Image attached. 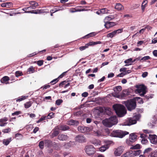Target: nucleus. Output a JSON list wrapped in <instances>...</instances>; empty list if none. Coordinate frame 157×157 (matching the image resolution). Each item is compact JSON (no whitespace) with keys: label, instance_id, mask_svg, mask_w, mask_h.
Masks as SVG:
<instances>
[{"label":"nucleus","instance_id":"nucleus-45","mask_svg":"<svg viewBox=\"0 0 157 157\" xmlns=\"http://www.w3.org/2000/svg\"><path fill=\"white\" fill-rule=\"evenodd\" d=\"M35 71V69L33 68V67L32 66L27 69V72L29 73H33Z\"/></svg>","mask_w":157,"mask_h":157},{"label":"nucleus","instance_id":"nucleus-16","mask_svg":"<svg viewBox=\"0 0 157 157\" xmlns=\"http://www.w3.org/2000/svg\"><path fill=\"white\" fill-rule=\"evenodd\" d=\"M68 138L67 135L64 134H60L58 137V139L59 140L62 141L66 140Z\"/></svg>","mask_w":157,"mask_h":157},{"label":"nucleus","instance_id":"nucleus-60","mask_svg":"<svg viewBox=\"0 0 157 157\" xmlns=\"http://www.w3.org/2000/svg\"><path fill=\"white\" fill-rule=\"evenodd\" d=\"M37 53H37L36 52H34L33 53H32L31 54L28 55L27 56V57H31L33 56H34V55H36Z\"/></svg>","mask_w":157,"mask_h":157},{"label":"nucleus","instance_id":"nucleus-7","mask_svg":"<svg viewBox=\"0 0 157 157\" xmlns=\"http://www.w3.org/2000/svg\"><path fill=\"white\" fill-rule=\"evenodd\" d=\"M134 118L130 117L127 118L123 123V125L124 126H130L136 123V121Z\"/></svg>","mask_w":157,"mask_h":157},{"label":"nucleus","instance_id":"nucleus-54","mask_svg":"<svg viewBox=\"0 0 157 157\" xmlns=\"http://www.w3.org/2000/svg\"><path fill=\"white\" fill-rule=\"evenodd\" d=\"M11 131V129L10 128H7L3 129L2 130V132L4 133H7L10 132Z\"/></svg>","mask_w":157,"mask_h":157},{"label":"nucleus","instance_id":"nucleus-18","mask_svg":"<svg viewBox=\"0 0 157 157\" xmlns=\"http://www.w3.org/2000/svg\"><path fill=\"white\" fill-rule=\"evenodd\" d=\"M29 3L31 5L29 7H30V8H32V9H36V7L38 6V3L34 1H30Z\"/></svg>","mask_w":157,"mask_h":157},{"label":"nucleus","instance_id":"nucleus-46","mask_svg":"<svg viewBox=\"0 0 157 157\" xmlns=\"http://www.w3.org/2000/svg\"><path fill=\"white\" fill-rule=\"evenodd\" d=\"M15 75L16 77H18L19 76H21L23 75L22 72L20 71H16L15 73Z\"/></svg>","mask_w":157,"mask_h":157},{"label":"nucleus","instance_id":"nucleus-64","mask_svg":"<svg viewBox=\"0 0 157 157\" xmlns=\"http://www.w3.org/2000/svg\"><path fill=\"white\" fill-rule=\"evenodd\" d=\"M153 54L155 56L157 57V50H155L153 51Z\"/></svg>","mask_w":157,"mask_h":157},{"label":"nucleus","instance_id":"nucleus-1","mask_svg":"<svg viewBox=\"0 0 157 157\" xmlns=\"http://www.w3.org/2000/svg\"><path fill=\"white\" fill-rule=\"evenodd\" d=\"M113 108L117 115L119 117H122L126 113V110L124 106L119 104L113 105Z\"/></svg>","mask_w":157,"mask_h":157},{"label":"nucleus","instance_id":"nucleus-21","mask_svg":"<svg viewBox=\"0 0 157 157\" xmlns=\"http://www.w3.org/2000/svg\"><path fill=\"white\" fill-rule=\"evenodd\" d=\"M142 151L140 150H138L134 151H131V152L132 153L133 157L136 156H137L139 155L141 153Z\"/></svg>","mask_w":157,"mask_h":157},{"label":"nucleus","instance_id":"nucleus-44","mask_svg":"<svg viewBox=\"0 0 157 157\" xmlns=\"http://www.w3.org/2000/svg\"><path fill=\"white\" fill-rule=\"evenodd\" d=\"M53 146L56 150H58L59 148L60 145L59 144H57L55 142H54L53 143Z\"/></svg>","mask_w":157,"mask_h":157},{"label":"nucleus","instance_id":"nucleus-29","mask_svg":"<svg viewBox=\"0 0 157 157\" xmlns=\"http://www.w3.org/2000/svg\"><path fill=\"white\" fill-rule=\"evenodd\" d=\"M132 58H130L125 60L124 61V63H126V64L125 65V66H127L131 65L132 64Z\"/></svg>","mask_w":157,"mask_h":157},{"label":"nucleus","instance_id":"nucleus-23","mask_svg":"<svg viewBox=\"0 0 157 157\" xmlns=\"http://www.w3.org/2000/svg\"><path fill=\"white\" fill-rule=\"evenodd\" d=\"M101 44V41H97L95 42H90L89 43L86 44V45L87 47L88 48L89 46H93L94 45L98 44Z\"/></svg>","mask_w":157,"mask_h":157},{"label":"nucleus","instance_id":"nucleus-53","mask_svg":"<svg viewBox=\"0 0 157 157\" xmlns=\"http://www.w3.org/2000/svg\"><path fill=\"white\" fill-rule=\"evenodd\" d=\"M54 113H50L47 116V118L48 119H51L54 117Z\"/></svg>","mask_w":157,"mask_h":157},{"label":"nucleus","instance_id":"nucleus-22","mask_svg":"<svg viewBox=\"0 0 157 157\" xmlns=\"http://www.w3.org/2000/svg\"><path fill=\"white\" fill-rule=\"evenodd\" d=\"M115 8L119 11L124 10V7L121 4L117 3L115 6Z\"/></svg>","mask_w":157,"mask_h":157},{"label":"nucleus","instance_id":"nucleus-9","mask_svg":"<svg viewBox=\"0 0 157 157\" xmlns=\"http://www.w3.org/2000/svg\"><path fill=\"white\" fill-rule=\"evenodd\" d=\"M123 30V28H122L120 29H118L117 30H114L112 32L108 34L107 35V37H110L111 38H113L117 34L122 33Z\"/></svg>","mask_w":157,"mask_h":157},{"label":"nucleus","instance_id":"nucleus-63","mask_svg":"<svg viewBox=\"0 0 157 157\" xmlns=\"http://www.w3.org/2000/svg\"><path fill=\"white\" fill-rule=\"evenodd\" d=\"M125 75L124 72H123L117 75V77H123Z\"/></svg>","mask_w":157,"mask_h":157},{"label":"nucleus","instance_id":"nucleus-35","mask_svg":"<svg viewBox=\"0 0 157 157\" xmlns=\"http://www.w3.org/2000/svg\"><path fill=\"white\" fill-rule=\"evenodd\" d=\"M41 10H32L31 11H28L26 12L27 13H31L37 14L41 13Z\"/></svg>","mask_w":157,"mask_h":157},{"label":"nucleus","instance_id":"nucleus-33","mask_svg":"<svg viewBox=\"0 0 157 157\" xmlns=\"http://www.w3.org/2000/svg\"><path fill=\"white\" fill-rule=\"evenodd\" d=\"M121 157H133V156L131 151H129L124 154L122 155Z\"/></svg>","mask_w":157,"mask_h":157},{"label":"nucleus","instance_id":"nucleus-50","mask_svg":"<svg viewBox=\"0 0 157 157\" xmlns=\"http://www.w3.org/2000/svg\"><path fill=\"white\" fill-rule=\"evenodd\" d=\"M39 146L41 149H43L44 147V142L43 141H40L39 144Z\"/></svg>","mask_w":157,"mask_h":157},{"label":"nucleus","instance_id":"nucleus-36","mask_svg":"<svg viewBox=\"0 0 157 157\" xmlns=\"http://www.w3.org/2000/svg\"><path fill=\"white\" fill-rule=\"evenodd\" d=\"M122 90V87L121 86H119L115 87L113 88V90L114 92L117 93H118Z\"/></svg>","mask_w":157,"mask_h":157},{"label":"nucleus","instance_id":"nucleus-6","mask_svg":"<svg viewBox=\"0 0 157 157\" xmlns=\"http://www.w3.org/2000/svg\"><path fill=\"white\" fill-rule=\"evenodd\" d=\"M92 129V127H88L84 126H79L78 128V131L83 133L89 132L91 131Z\"/></svg>","mask_w":157,"mask_h":157},{"label":"nucleus","instance_id":"nucleus-55","mask_svg":"<svg viewBox=\"0 0 157 157\" xmlns=\"http://www.w3.org/2000/svg\"><path fill=\"white\" fill-rule=\"evenodd\" d=\"M141 142L143 144H146L147 142V140L146 138H144L143 139H142L141 140Z\"/></svg>","mask_w":157,"mask_h":157},{"label":"nucleus","instance_id":"nucleus-31","mask_svg":"<svg viewBox=\"0 0 157 157\" xmlns=\"http://www.w3.org/2000/svg\"><path fill=\"white\" fill-rule=\"evenodd\" d=\"M148 157H157V151H152L148 155Z\"/></svg>","mask_w":157,"mask_h":157},{"label":"nucleus","instance_id":"nucleus-61","mask_svg":"<svg viewBox=\"0 0 157 157\" xmlns=\"http://www.w3.org/2000/svg\"><path fill=\"white\" fill-rule=\"evenodd\" d=\"M88 95V94L87 92H84L82 94V96L84 97H87Z\"/></svg>","mask_w":157,"mask_h":157},{"label":"nucleus","instance_id":"nucleus-12","mask_svg":"<svg viewBox=\"0 0 157 157\" xmlns=\"http://www.w3.org/2000/svg\"><path fill=\"white\" fill-rule=\"evenodd\" d=\"M59 132V130L57 128V126L55 127L52 130V132L51 133V136L52 138H53L57 136Z\"/></svg>","mask_w":157,"mask_h":157},{"label":"nucleus","instance_id":"nucleus-13","mask_svg":"<svg viewBox=\"0 0 157 157\" xmlns=\"http://www.w3.org/2000/svg\"><path fill=\"white\" fill-rule=\"evenodd\" d=\"M105 23L104 26L106 29H109L112 27L116 25V24L114 22L106 21Z\"/></svg>","mask_w":157,"mask_h":157},{"label":"nucleus","instance_id":"nucleus-41","mask_svg":"<svg viewBox=\"0 0 157 157\" xmlns=\"http://www.w3.org/2000/svg\"><path fill=\"white\" fill-rule=\"evenodd\" d=\"M109 10L106 9V8H103L100 10V11L102 14L108 13Z\"/></svg>","mask_w":157,"mask_h":157},{"label":"nucleus","instance_id":"nucleus-48","mask_svg":"<svg viewBox=\"0 0 157 157\" xmlns=\"http://www.w3.org/2000/svg\"><path fill=\"white\" fill-rule=\"evenodd\" d=\"M23 135L20 133H17L15 135V137L17 139H22L23 138Z\"/></svg>","mask_w":157,"mask_h":157},{"label":"nucleus","instance_id":"nucleus-28","mask_svg":"<svg viewBox=\"0 0 157 157\" xmlns=\"http://www.w3.org/2000/svg\"><path fill=\"white\" fill-rule=\"evenodd\" d=\"M93 135L95 136H101V132L100 130H96L94 131L93 133Z\"/></svg>","mask_w":157,"mask_h":157},{"label":"nucleus","instance_id":"nucleus-62","mask_svg":"<svg viewBox=\"0 0 157 157\" xmlns=\"http://www.w3.org/2000/svg\"><path fill=\"white\" fill-rule=\"evenodd\" d=\"M145 97L147 99H148L149 98H152V95H151L150 94H147L145 96Z\"/></svg>","mask_w":157,"mask_h":157},{"label":"nucleus","instance_id":"nucleus-56","mask_svg":"<svg viewBox=\"0 0 157 157\" xmlns=\"http://www.w3.org/2000/svg\"><path fill=\"white\" fill-rule=\"evenodd\" d=\"M58 80H59L58 79V78H56L52 81L50 82V83H52V85H53L55 84L58 81Z\"/></svg>","mask_w":157,"mask_h":157},{"label":"nucleus","instance_id":"nucleus-26","mask_svg":"<svg viewBox=\"0 0 157 157\" xmlns=\"http://www.w3.org/2000/svg\"><path fill=\"white\" fill-rule=\"evenodd\" d=\"M152 149L151 147H148L146 148L143 152V153L145 155H149L152 151Z\"/></svg>","mask_w":157,"mask_h":157},{"label":"nucleus","instance_id":"nucleus-17","mask_svg":"<svg viewBox=\"0 0 157 157\" xmlns=\"http://www.w3.org/2000/svg\"><path fill=\"white\" fill-rule=\"evenodd\" d=\"M67 124L70 125H78L79 124V122L76 120H71L68 121Z\"/></svg>","mask_w":157,"mask_h":157},{"label":"nucleus","instance_id":"nucleus-2","mask_svg":"<svg viewBox=\"0 0 157 157\" xmlns=\"http://www.w3.org/2000/svg\"><path fill=\"white\" fill-rule=\"evenodd\" d=\"M118 121L116 116H111L109 119H106L102 121L103 124L105 126L111 127L117 123Z\"/></svg>","mask_w":157,"mask_h":157},{"label":"nucleus","instance_id":"nucleus-3","mask_svg":"<svg viewBox=\"0 0 157 157\" xmlns=\"http://www.w3.org/2000/svg\"><path fill=\"white\" fill-rule=\"evenodd\" d=\"M124 104L127 107L128 110L130 111L135 109L136 106L135 101L132 99L124 101Z\"/></svg>","mask_w":157,"mask_h":157},{"label":"nucleus","instance_id":"nucleus-4","mask_svg":"<svg viewBox=\"0 0 157 157\" xmlns=\"http://www.w3.org/2000/svg\"><path fill=\"white\" fill-rule=\"evenodd\" d=\"M129 132L125 131H123L121 130H114L111 133L110 136L114 137H119L122 138L124 137L125 135L128 134Z\"/></svg>","mask_w":157,"mask_h":157},{"label":"nucleus","instance_id":"nucleus-58","mask_svg":"<svg viewBox=\"0 0 157 157\" xmlns=\"http://www.w3.org/2000/svg\"><path fill=\"white\" fill-rule=\"evenodd\" d=\"M43 60H38L37 62V64L39 66H41L43 64Z\"/></svg>","mask_w":157,"mask_h":157},{"label":"nucleus","instance_id":"nucleus-47","mask_svg":"<svg viewBox=\"0 0 157 157\" xmlns=\"http://www.w3.org/2000/svg\"><path fill=\"white\" fill-rule=\"evenodd\" d=\"M83 113L82 111L81 110H80L74 113L75 116H81Z\"/></svg>","mask_w":157,"mask_h":157},{"label":"nucleus","instance_id":"nucleus-10","mask_svg":"<svg viewBox=\"0 0 157 157\" xmlns=\"http://www.w3.org/2000/svg\"><path fill=\"white\" fill-rule=\"evenodd\" d=\"M75 141L79 143H84L86 141V140L85 137L82 135H78L75 138Z\"/></svg>","mask_w":157,"mask_h":157},{"label":"nucleus","instance_id":"nucleus-40","mask_svg":"<svg viewBox=\"0 0 157 157\" xmlns=\"http://www.w3.org/2000/svg\"><path fill=\"white\" fill-rule=\"evenodd\" d=\"M114 18L113 16L112 15H109L108 16L106 17L104 19V22L110 21Z\"/></svg>","mask_w":157,"mask_h":157},{"label":"nucleus","instance_id":"nucleus-27","mask_svg":"<svg viewBox=\"0 0 157 157\" xmlns=\"http://www.w3.org/2000/svg\"><path fill=\"white\" fill-rule=\"evenodd\" d=\"M11 137H10L7 139H4L3 140V144L4 145L7 146L9 144L11 141Z\"/></svg>","mask_w":157,"mask_h":157},{"label":"nucleus","instance_id":"nucleus-43","mask_svg":"<svg viewBox=\"0 0 157 157\" xmlns=\"http://www.w3.org/2000/svg\"><path fill=\"white\" fill-rule=\"evenodd\" d=\"M150 59L151 57L148 56H145L141 58V61L142 62L145 61L147 60Z\"/></svg>","mask_w":157,"mask_h":157},{"label":"nucleus","instance_id":"nucleus-8","mask_svg":"<svg viewBox=\"0 0 157 157\" xmlns=\"http://www.w3.org/2000/svg\"><path fill=\"white\" fill-rule=\"evenodd\" d=\"M85 151L86 153L90 155L93 154L95 152V149L94 146L91 145L87 146L85 147Z\"/></svg>","mask_w":157,"mask_h":157},{"label":"nucleus","instance_id":"nucleus-11","mask_svg":"<svg viewBox=\"0 0 157 157\" xmlns=\"http://www.w3.org/2000/svg\"><path fill=\"white\" fill-rule=\"evenodd\" d=\"M148 138L152 144H155L157 143V136L156 135L149 134Z\"/></svg>","mask_w":157,"mask_h":157},{"label":"nucleus","instance_id":"nucleus-19","mask_svg":"<svg viewBox=\"0 0 157 157\" xmlns=\"http://www.w3.org/2000/svg\"><path fill=\"white\" fill-rule=\"evenodd\" d=\"M137 136L134 133H132L130 135L129 140L131 142H133L136 140Z\"/></svg>","mask_w":157,"mask_h":157},{"label":"nucleus","instance_id":"nucleus-20","mask_svg":"<svg viewBox=\"0 0 157 157\" xmlns=\"http://www.w3.org/2000/svg\"><path fill=\"white\" fill-rule=\"evenodd\" d=\"M122 152L121 147H120L116 149L114 151V154L116 156H120L122 154Z\"/></svg>","mask_w":157,"mask_h":157},{"label":"nucleus","instance_id":"nucleus-49","mask_svg":"<svg viewBox=\"0 0 157 157\" xmlns=\"http://www.w3.org/2000/svg\"><path fill=\"white\" fill-rule=\"evenodd\" d=\"M46 118V116H42L38 121H36V122L37 123H39L41 121L45 120Z\"/></svg>","mask_w":157,"mask_h":157},{"label":"nucleus","instance_id":"nucleus-30","mask_svg":"<svg viewBox=\"0 0 157 157\" xmlns=\"http://www.w3.org/2000/svg\"><path fill=\"white\" fill-rule=\"evenodd\" d=\"M109 147V146L108 145H104L99 148V150L101 152H104Z\"/></svg>","mask_w":157,"mask_h":157},{"label":"nucleus","instance_id":"nucleus-38","mask_svg":"<svg viewBox=\"0 0 157 157\" xmlns=\"http://www.w3.org/2000/svg\"><path fill=\"white\" fill-rule=\"evenodd\" d=\"M140 145L139 144H137L135 145L132 146L130 148L132 149H140Z\"/></svg>","mask_w":157,"mask_h":157},{"label":"nucleus","instance_id":"nucleus-34","mask_svg":"<svg viewBox=\"0 0 157 157\" xmlns=\"http://www.w3.org/2000/svg\"><path fill=\"white\" fill-rule=\"evenodd\" d=\"M9 79V78L8 76H5L1 79L0 81L2 83H4L5 82L8 81Z\"/></svg>","mask_w":157,"mask_h":157},{"label":"nucleus","instance_id":"nucleus-15","mask_svg":"<svg viewBox=\"0 0 157 157\" xmlns=\"http://www.w3.org/2000/svg\"><path fill=\"white\" fill-rule=\"evenodd\" d=\"M8 120V118L5 117L0 119V126L3 127L5 126L7 123V122H5Z\"/></svg>","mask_w":157,"mask_h":157},{"label":"nucleus","instance_id":"nucleus-52","mask_svg":"<svg viewBox=\"0 0 157 157\" xmlns=\"http://www.w3.org/2000/svg\"><path fill=\"white\" fill-rule=\"evenodd\" d=\"M141 117V115L140 114H137L134 116L133 118H134L135 120L137 121L139 120Z\"/></svg>","mask_w":157,"mask_h":157},{"label":"nucleus","instance_id":"nucleus-39","mask_svg":"<svg viewBox=\"0 0 157 157\" xmlns=\"http://www.w3.org/2000/svg\"><path fill=\"white\" fill-rule=\"evenodd\" d=\"M96 34L95 33L92 32V33H90L86 35L85 36H84L83 37V38H89L90 37H92L94 36H95L96 35Z\"/></svg>","mask_w":157,"mask_h":157},{"label":"nucleus","instance_id":"nucleus-59","mask_svg":"<svg viewBox=\"0 0 157 157\" xmlns=\"http://www.w3.org/2000/svg\"><path fill=\"white\" fill-rule=\"evenodd\" d=\"M148 75V72H147L145 71L143 72L142 75V76L143 78H145Z\"/></svg>","mask_w":157,"mask_h":157},{"label":"nucleus","instance_id":"nucleus-14","mask_svg":"<svg viewBox=\"0 0 157 157\" xmlns=\"http://www.w3.org/2000/svg\"><path fill=\"white\" fill-rule=\"evenodd\" d=\"M57 127L59 131H65L68 130L70 129L69 126L66 125H59L57 126Z\"/></svg>","mask_w":157,"mask_h":157},{"label":"nucleus","instance_id":"nucleus-51","mask_svg":"<svg viewBox=\"0 0 157 157\" xmlns=\"http://www.w3.org/2000/svg\"><path fill=\"white\" fill-rule=\"evenodd\" d=\"M63 102L62 99H59L56 101V104L57 105H59Z\"/></svg>","mask_w":157,"mask_h":157},{"label":"nucleus","instance_id":"nucleus-5","mask_svg":"<svg viewBox=\"0 0 157 157\" xmlns=\"http://www.w3.org/2000/svg\"><path fill=\"white\" fill-rule=\"evenodd\" d=\"M136 87L137 89L136 90V91L141 96H144L146 94V88L144 85H136Z\"/></svg>","mask_w":157,"mask_h":157},{"label":"nucleus","instance_id":"nucleus-57","mask_svg":"<svg viewBox=\"0 0 157 157\" xmlns=\"http://www.w3.org/2000/svg\"><path fill=\"white\" fill-rule=\"evenodd\" d=\"M88 47H87V46L86 45V44L85 45V46H82L81 47H80L79 48V49L81 51H82L83 50L86 48H87Z\"/></svg>","mask_w":157,"mask_h":157},{"label":"nucleus","instance_id":"nucleus-37","mask_svg":"<svg viewBox=\"0 0 157 157\" xmlns=\"http://www.w3.org/2000/svg\"><path fill=\"white\" fill-rule=\"evenodd\" d=\"M28 97V96H22L21 97H19L16 100V101L17 102L21 101L23 100H25V99H26Z\"/></svg>","mask_w":157,"mask_h":157},{"label":"nucleus","instance_id":"nucleus-24","mask_svg":"<svg viewBox=\"0 0 157 157\" xmlns=\"http://www.w3.org/2000/svg\"><path fill=\"white\" fill-rule=\"evenodd\" d=\"M44 144L45 146L48 147H51L53 146V144L52 141L50 140H46L44 141Z\"/></svg>","mask_w":157,"mask_h":157},{"label":"nucleus","instance_id":"nucleus-32","mask_svg":"<svg viewBox=\"0 0 157 157\" xmlns=\"http://www.w3.org/2000/svg\"><path fill=\"white\" fill-rule=\"evenodd\" d=\"M92 143L95 146L100 145L101 144L100 141L97 139H94L92 140Z\"/></svg>","mask_w":157,"mask_h":157},{"label":"nucleus","instance_id":"nucleus-42","mask_svg":"<svg viewBox=\"0 0 157 157\" xmlns=\"http://www.w3.org/2000/svg\"><path fill=\"white\" fill-rule=\"evenodd\" d=\"M32 105V103L30 101L27 102L24 104V107L25 108L27 109L30 107Z\"/></svg>","mask_w":157,"mask_h":157},{"label":"nucleus","instance_id":"nucleus-25","mask_svg":"<svg viewBox=\"0 0 157 157\" xmlns=\"http://www.w3.org/2000/svg\"><path fill=\"white\" fill-rule=\"evenodd\" d=\"M13 6V4L11 2H7L3 3L1 4V6L2 7H6L7 8H10L12 7Z\"/></svg>","mask_w":157,"mask_h":157}]
</instances>
